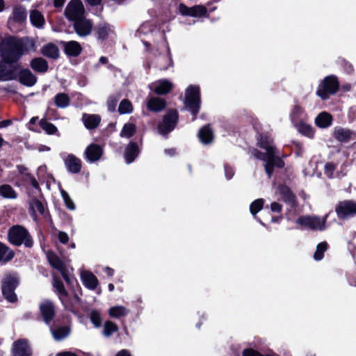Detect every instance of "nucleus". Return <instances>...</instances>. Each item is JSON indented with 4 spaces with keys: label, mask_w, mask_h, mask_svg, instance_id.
<instances>
[{
    "label": "nucleus",
    "mask_w": 356,
    "mask_h": 356,
    "mask_svg": "<svg viewBox=\"0 0 356 356\" xmlns=\"http://www.w3.org/2000/svg\"><path fill=\"white\" fill-rule=\"evenodd\" d=\"M35 50V40L27 37L23 38L6 37L0 43L2 61L8 64L15 63L23 55Z\"/></svg>",
    "instance_id": "1"
},
{
    "label": "nucleus",
    "mask_w": 356,
    "mask_h": 356,
    "mask_svg": "<svg viewBox=\"0 0 356 356\" xmlns=\"http://www.w3.org/2000/svg\"><path fill=\"white\" fill-rule=\"evenodd\" d=\"M340 88L338 78L333 74L326 76L318 84L316 95L322 100L328 99L330 96L335 95Z\"/></svg>",
    "instance_id": "2"
},
{
    "label": "nucleus",
    "mask_w": 356,
    "mask_h": 356,
    "mask_svg": "<svg viewBox=\"0 0 356 356\" xmlns=\"http://www.w3.org/2000/svg\"><path fill=\"white\" fill-rule=\"evenodd\" d=\"M328 215L326 214L322 218L317 216H300L296 220V223L312 230L323 231L326 229L325 224Z\"/></svg>",
    "instance_id": "3"
},
{
    "label": "nucleus",
    "mask_w": 356,
    "mask_h": 356,
    "mask_svg": "<svg viewBox=\"0 0 356 356\" xmlns=\"http://www.w3.org/2000/svg\"><path fill=\"white\" fill-rule=\"evenodd\" d=\"M8 238L11 243L20 245L24 244L26 247H31L33 241L27 231L21 226L11 227L8 232Z\"/></svg>",
    "instance_id": "4"
},
{
    "label": "nucleus",
    "mask_w": 356,
    "mask_h": 356,
    "mask_svg": "<svg viewBox=\"0 0 356 356\" xmlns=\"http://www.w3.org/2000/svg\"><path fill=\"white\" fill-rule=\"evenodd\" d=\"M18 283V277L15 274L6 275L2 281V293L5 298L9 302H13L17 299L14 291Z\"/></svg>",
    "instance_id": "5"
},
{
    "label": "nucleus",
    "mask_w": 356,
    "mask_h": 356,
    "mask_svg": "<svg viewBox=\"0 0 356 356\" xmlns=\"http://www.w3.org/2000/svg\"><path fill=\"white\" fill-rule=\"evenodd\" d=\"M335 212L340 220H346L356 216V202L352 200L339 201L335 207Z\"/></svg>",
    "instance_id": "6"
},
{
    "label": "nucleus",
    "mask_w": 356,
    "mask_h": 356,
    "mask_svg": "<svg viewBox=\"0 0 356 356\" xmlns=\"http://www.w3.org/2000/svg\"><path fill=\"white\" fill-rule=\"evenodd\" d=\"M85 13L84 6L80 0H71L65 9V16L73 22L84 17Z\"/></svg>",
    "instance_id": "7"
},
{
    "label": "nucleus",
    "mask_w": 356,
    "mask_h": 356,
    "mask_svg": "<svg viewBox=\"0 0 356 356\" xmlns=\"http://www.w3.org/2000/svg\"><path fill=\"white\" fill-rule=\"evenodd\" d=\"M184 104L193 115H196L199 110V88L188 86L185 92Z\"/></svg>",
    "instance_id": "8"
},
{
    "label": "nucleus",
    "mask_w": 356,
    "mask_h": 356,
    "mask_svg": "<svg viewBox=\"0 0 356 356\" xmlns=\"http://www.w3.org/2000/svg\"><path fill=\"white\" fill-rule=\"evenodd\" d=\"M277 191L282 197V200L290 206L291 208L295 209L298 205L296 195L293 193L289 186L285 184H280L277 187Z\"/></svg>",
    "instance_id": "9"
},
{
    "label": "nucleus",
    "mask_w": 356,
    "mask_h": 356,
    "mask_svg": "<svg viewBox=\"0 0 356 356\" xmlns=\"http://www.w3.org/2000/svg\"><path fill=\"white\" fill-rule=\"evenodd\" d=\"M177 120V113L175 111L169 112L158 126L159 133L163 136L173 130Z\"/></svg>",
    "instance_id": "10"
},
{
    "label": "nucleus",
    "mask_w": 356,
    "mask_h": 356,
    "mask_svg": "<svg viewBox=\"0 0 356 356\" xmlns=\"http://www.w3.org/2000/svg\"><path fill=\"white\" fill-rule=\"evenodd\" d=\"M47 257L49 264L61 273L65 282L68 284H72L74 278L66 273L63 261L51 251L47 252Z\"/></svg>",
    "instance_id": "11"
},
{
    "label": "nucleus",
    "mask_w": 356,
    "mask_h": 356,
    "mask_svg": "<svg viewBox=\"0 0 356 356\" xmlns=\"http://www.w3.org/2000/svg\"><path fill=\"white\" fill-rule=\"evenodd\" d=\"M74 29L78 35L84 37L90 34L92 29V23L84 17L74 22Z\"/></svg>",
    "instance_id": "12"
},
{
    "label": "nucleus",
    "mask_w": 356,
    "mask_h": 356,
    "mask_svg": "<svg viewBox=\"0 0 356 356\" xmlns=\"http://www.w3.org/2000/svg\"><path fill=\"white\" fill-rule=\"evenodd\" d=\"M4 62L0 63V81H11L16 78L17 67L15 65H11Z\"/></svg>",
    "instance_id": "13"
},
{
    "label": "nucleus",
    "mask_w": 356,
    "mask_h": 356,
    "mask_svg": "<svg viewBox=\"0 0 356 356\" xmlns=\"http://www.w3.org/2000/svg\"><path fill=\"white\" fill-rule=\"evenodd\" d=\"M172 87L173 84L167 79L158 80L149 86V89L157 95L167 94Z\"/></svg>",
    "instance_id": "14"
},
{
    "label": "nucleus",
    "mask_w": 356,
    "mask_h": 356,
    "mask_svg": "<svg viewBox=\"0 0 356 356\" xmlns=\"http://www.w3.org/2000/svg\"><path fill=\"white\" fill-rule=\"evenodd\" d=\"M265 161V172L268 178L272 177L275 168L281 169L285 165L284 160L280 156H270V158H267Z\"/></svg>",
    "instance_id": "15"
},
{
    "label": "nucleus",
    "mask_w": 356,
    "mask_h": 356,
    "mask_svg": "<svg viewBox=\"0 0 356 356\" xmlns=\"http://www.w3.org/2000/svg\"><path fill=\"white\" fill-rule=\"evenodd\" d=\"M354 135H355V131L341 127H335L333 132L334 138L341 143H348Z\"/></svg>",
    "instance_id": "16"
},
{
    "label": "nucleus",
    "mask_w": 356,
    "mask_h": 356,
    "mask_svg": "<svg viewBox=\"0 0 356 356\" xmlns=\"http://www.w3.org/2000/svg\"><path fill=\"white\" fill-rule=\"evenodd\" d=\"M60 44L63 47L65 54L67 56L76 57L80 55L82 51V47L81 44L76 41H62Z\"/></svg>",
    "instance_id": "17"
},
{
    "label": "nucleus",
    "mask_w": 356,
    "mask_h": 356,
    "mask_svg": "<svg viewBox=\"0 0 356 356\" xmlns=\"http://www.w3.org/2000/svg\"><path fill=\"white\" fill-rule=\"evenodd\" d=\"M18 77L19 82L27 87H31L37 82V77L29 69L21 70Z\"/></svg>",
    "instance_id": "18"
},
{
    "label": "nucleus",
    "mask_w": 356,
    "mask_h": 356,
    "mask_svg": "<svg viewBox=\"0 0 356 356\" xmlns=\"http://www.w3.org/2000/svg\"><path fill=\"white\" fill-rule=\"evenodd\" d=\"M31 349L27 344V341L22 339L14 343L13 347V356H29Z\"/></svg>",
    "instance_id": "19"
},
{
    "label": "nucleus",
    "mask_w": 356,
    "mask_h": 356,
    "mask_svg": "<svg viewBox=\"0 0 356 356\" xmlns=\"http://www.w3.org/2000/svg\"><path fill=\"white\" fill-rule=\"evenodd\" d=\"M26 9L22 6L15 7L13 11V16L8 19L10 26H14L15 23H22L26 19Z\"/></svg>",
    "instance_id": "20"
},
{
    "label": "nucleus",
    "mask_w": 356,
    "mask_h": 356,
    "mask_svg": "<svg viewBox=\"0 0 356 356\" xmlns=\"http://www.w3.org/2000/svg\"><path fill=\"white\" fill-rule=\"evenodd\" d=\"M81 279L83 285L89 289H95L97 284V278L90 271H81Z\"/></svg>",
    "instance_id": "21"
},
{
    "label": "nucleus",
    "mask_w": 356,
    "mask_h": 356,
    "mask_svg": "<svg viewBox=\"0 0 356 356\" xmlns=\"http://www.w3.org/2000/svg\"><path fill=\"white\" fill-rule=\"evenodd\" d=\"M40 312L44 321L48 323L53 318L54 316V307L49 300H44L40 305Z\"/></svg>",
    "instance_id": "22"
},
{
    "label": "nucleus",
    "mask_w": 356,
    "mask_h": 356,
    "mask_svg": "<svg viewBox=\"0 0 356 356\" xmlns=\"http://www.w3.org/2000/svg\"><path fill=\"white\" fill-rule=\"evenodd\" d=\"M85 154L90 162H94L99 160L102 156V149L98 145L92 144L86 148Z\"/></svg>",
    "instance_id": "23"
},
{
    "label": "nucleus",
    "mask_w": 356,
    "mask_h": 356,
    "mask_svg": "<svg viewBox=\"0 0 356 356\" xmlns=\"http://www.w3.org/2000/svg\"><path fill=\"white\" fill-rule=\"evenodd\" d=\"M333 121V118L331 114L325 111L320 113L315 119V124L320 128L329 127Z\"/></svg>",
    "instance_id": "24"
},
{
    "label": "nucleus",
    "mask_w": 356,
    "mask_h": 356,
    "mask_svg": "<svg viewBox=\"0 0 356 356\" xmlns=\"http://www.w3.org/2000/svg\"><path fill=\"white\" fill-rule=\"evenodd\" d=\"M139 148L136 143H130L124 151V159L127 164L131 163L138 156Z\"/></svg>",
    "instance_id": "25"
},
{
    "label": "nucleus",
    "mask_w": 356,
    "mask_h": 356,
    "mask_svg": "<svg viewBox=\"0 0 356 356\" xmlns=\"http://www.w3.org/2000/svg\"><path fill=\"white\" fill-rule=\"evenodd\" d=\"M65 164L68 170L72 173L79 172L81 167L80 159L72 154H70L66 157L65 159Z\"/></svg>",
    "instance_id": "26"
},
{
    "label": "nucleus",
    "mask_w": 356,
    "mask_h": 356,
    "mask_svg": "<svg viewBox=\"0 0 356 356\" xmlns=\"http://www.w3.org/2000/svg\"><path fill=\"white\" fill-rule=\"evenodd\" d=\"M82 120L87 129H92L96 128L99 125L101 121V118L95 114H83Z\"/></svg>",
    "instance_id": "27"
},
{
    "label": "nucleus",
    "mask_w": 356,
    "mask_h": 356,
    "mask_svg": "<svg viewBox=\"0 0 356 356\" xmlns=\"http://www.w3.org/2000/svg\"><path fill=\"white\" fill-rule=\"evenodd\" d=\"M108 313L111 318H120L127 316L129 313V309L123 305H115L108 309Z\"/></svg>",
    "instance_id": "28"
},
{
    "label": "nucleus",
    "mask_w": 356,
    "mask_h": 356,
    "mask_svg": "<svg viewBox=\"0 0 356 356\" xmlns=\"http://www.w3.org/2000/svg\"><path fill=\"white\" fill-rule=\"evenodd\" d=\"M214 132L211 124L202 127V143L209 145L213 143Z\"/></svg>",
    "instance_id": "29"
},
{
    "label": "nucleus",
    "mask_w": 356,
    "mask_h": 356,
    "mask_svg": "<svg viewBox=\"0 0 356 356\" xmlns=\"http://www.w3.org/2000/svg\"><path fill=\"white\" fill-rule=\"evenodd\" d=\"M41 54L44 56L56 59L59 56V49L58 47L53 44L49 43L41 48Z\"/></svg>",
    "instance_id": "30"
},
{
    "label": "nucleus",
    "mask_w": 356,
    "mask_h": 356,
    "mask_svg": "<svg viewBox=\"0 0 356 356\" xmlns=\"http://www.w3.org/2000/svg\"><path fill=\"white\" fill-rule=\"evenodd\" d=\"M31 67L35 72L44 73L48 70L47 60L41 57L35 58L30 63Z\"/></svg>",
    "instance_id": "31"
},
{
    "label": "nucleus",
    "mask_w": 356,
    "mask_h": 356,
    "mask_svg": "<svg viewBox=\"0 0 356 356\" xmlns=\"http://www.w3.org/2000/svg\"><path fill=\"white\" fill-rule=\"evenodd\" d=\"M165 102L159 97L150 98L147 102L148 108L154 112L162 111L165 108Z\"/></svg>",
    "instance_id": "32"
},
{
    "label": "nucleus",
    "mask_w": 356,
    "mask_h": 356,
    "mask_svg": "<svg viewBox=\"0 0 356 356\" xmlns=\"http://www.w3.org/2000/svg\"><path fill=\"white\" fill-rule=\"evenodd\" d=\"M29 209L31 215L35 218L37 213H44L45 207L42 202L35 198H33L29 202Z\"/></svg>",
    "instance_id": "33"
},
{
    "label": "nucleus",
    "mask_w": 356,
    "mask_h": 356,
    "mask_svg": "<svg viewBox=\"0 0 356 356\" xmlns=\"http://www.w3.org/2000/svg\"><path fill=\"white\" fill-rule=\"evenodd\" d=\"M30 20L31 24L37 28H42L45 22L42 14L36 10H34L31 12Z\"/></svg>",
    "instance_id": "34"
},
{
    "label": "nucleus",
    "mask_w": 356,
    "mask_h": 356,
    "mask_svg": "<svg viewBox=\"0 0 356 356\" xmlns=\"http://www.w3.org/2000/svg\"><path fill=\"white\" fill-rule=\"evenodd\" d=\"M97 33L99 38L104 39L113 34L114 33V30L111 25L106 23H102L98 25L97 28Z\"/></svg>",
    "instance_id": "35"
},
{
    "label": "nucleus",
    "mask_w": 356,
    "mask_h": 356,
    "mask_svg": "<svg viewBox=\"0 0 356 356\" xmlns=\"http://www.w3.org/2000/svg\"><path fill=\"white\" fill-rule=\"evenodd\" d=\"M53 286L54 289L56 290V292L59 296L60 300H61L62 302L64 303L67 300V292L65 289L63 282L60 280L54 278L53 282Z\"/></svg>",
    "instance_id": "36"
},
{
    "label": "nucleus",
    "mask_w": 356,
    "mask_h": 356,
    "mask_svg": "<svg viewBox=\"0 0 356 356\" xmlns=\"http://www.w3.org/2000/svg\"><path fill=\"white\" fill-rule=\"evenodd\" d=\"M14 257V252L7 246L0 243V263L10 261Z\"/></svg>",
    "instance_id": "37"
},
{
    "label": "nucleus",
    "mask_w": 356,
    "mask_h": 356,
    "mask_svg": "<svg viewBox=\"0 0 356 356\" xmlns=\"http://www.w3.org/2000/svg\"><path fill=\"white\" fill-rule=\"evenodd\" d=\"M179 10L181 15L191 17H197L200 13V8L198 6L188 8L184 4H180Z\"/></svg>",
    "instance_id": "38"
},
{
    "label": "nucleus",
    "mask_w": 356,
    "mask_h": 356,
    "mask_svg": "<svg viewBox=\"0 0 356 356\" xmlns=\"http://www.w3.org/2000/svg\"><path fill=\"white\" fill-rule=\"evenodd\" d=\"M0 196L3 198L15 199L17 194L10 185L4 184L0 186Z\"/></svg>",
    "instance_id": "39"
},
{
    "label": "nucleus",
    "mask_w": 356,
    "mask_h": 356,
    "mask_svg": "<svg viewBox=\"0 0 356 356\" xmlns=\"http://www.w3.org/2000/svg\"><path fill=\"white\" fill-rule=\"evenodd\" d=\"M297 129L302 135L312 138L314 136V131L312 126L301 122L296 124Z\"/></svg>",
    "instance_id": "40"
},
{
    "label": "nucleus",
    "mask_w": 356,
    "mask_h": 356,
    "mask_svg": "<svg viewBox=\"0 0 356 356\" xmlns=\"http://www.w3.org/2000/svg\"><path fill=\"white\" fill-rule=\"evenodd\" d=\"M70 330L68 327L64 326L51 330L52 335L54 339L60 341L65 338L70 334Z\"/></svg>",
    "instance_id": "41"
},
{
    "label": "nucleus",
    "mask_w": 356,
    "mask_h": 356,
    "mask_svg": "<svg viewBox=\"0 0 356 356\" xmlns=\"http://www.w3.org/2000/svg\"><path fill=\"white\" fill-rule=\"evenodd\" d=\"M328 248V244L326 241L319 243L316 246V250L314 254V259L316 261H320L324 257V253Z\"/></svg>",
    "instance_id": "42"
},
{
    "label": "nucleus",
    "mask_w": 356,
    "mask_h": 356,
    "mask_svg": "<svg viewBox=\"0 0 356 356\" xmlns=\"http://www.w3.org/2000/svg\"><path fill=\"white\" fill-rule=\"evenodd\" d=\"M136 127L132 123H127L124 125L121 132L120 136L125 138H130L136 133Z\"/></svg>",
    "instance_id": "43"
},
{
    "label": "nucleus",
    "mask_w": 356,
    "mask_h": 356,
    "mask_svg": "<svg viewBox=\"0 0 356 356\" xmlns=\"http://www.w3.org/2000/svg\"><path fill=\"white\" fill-rule=\"evenodd\" d=\"M264 200L262 198H259L254 200L250 205V211L253 215L255 216L257 213H259L264 207Z\"/></svg>",
    "instance_id": "44"
},
{
    "label": "nucleus",
    "mask_w": 356,
    "mask_h": 356,
    "mask_svg": "<svg viewBox=\"0 0 356 356\" xmlns=\"http://www.w3.org/2000/svg\"><path fill=\"white\" fill-rule=\"evenodd\" d=\"M69 102L70 99L66 94L60 93L55 97V104L58 107L65 108L68 106Z\"/></svg>",
    "instance_id": "45"
},
{
    "label": "nucleus",
    "mask_w": 356,
    "mask_h": 356,
    "mask_svg": "<svg viewBox=\"0 0 356 356\" xmlns=\"http://www.w3.org/2000/svg\"><path fill=\"white\" fill-rule=\"evenodd\" d=\"M118 330V325L111 322L106 321L104 325L103 334L106 337H110L113 333L116 332Z\"/></svg>",
    "instance_id": "46"
},
{
    "label": "nucleus",
    "mask_w": 356,
    "mask_h": 356,
    "mask_svg": "<svg viewBox=\"0 0 356 356\" xmlns=\"http://www.w3.org/2000/svg\"><path fill=\"white\" fill-rule=\"evenodd\" d=\"M132 111L133 106L129 100L124 99L120 102L118 108V111L120 114L130 113Z\"/></svg>",
    "instance_id": "47"
},
{
    "label": "nucleus",
    "mask_w": 356,
    "mask_h": 356,
    "mask_svg": "<svg viewBox=\"0 0 356 356\" xmlns=\"http://www.w3.org/2000/svg\"><path fill=\"white\" fill-rule=\"evenodd\" d=\"M40 127L48 134H54L57 131V128L52 124L42 119L40 122Z\"/></svg>",
    "instance_id": "48"
},
{
    "label": "nucleus",
    "mask_w": 356,
    "mask_h": 356,
    "mask_svg": "<svg viewBox=\"0 0 356 356\" xmlns=\"http://www.w3.org/2000/svg\"><path fill=\"white\" fill-rule=\"evenodd\" d=\"M242 356H275L271 354H263L252 348H247L243 350Z\"/></svg>",
    "instance_id": "49"
},
{
    "label": "nucleus",
    "mask_w": 356,
    "mask_h": 356,
    "mask_svg": "<svg viewBox=\"0 0 356 356\" xmlns=\"http://www.w3.org/2000/svg\"><path fill=\"white\" fill-rule=\"evenodd\" d=\"M60 193L66 207L70 210H74L76 208L75 204L68 193L63 189L60 190Z\"/></svg>",
    "instance_id": "50"
},
{
    "label": "nucleus",
    "mask_w": 356,
    "mask_h": 356,
    "mask_svg": "<svg viewBox=\"0 0 356 356\" xmlns=\"http://www.w3.org/2000/svg\"><path fill=\"white\" fill-rule=\"evenodd\" d=\"M90 320L96 327H99L102 324V318L99 312L93 310L90 312Z\"/></svg>",
    "instance_id": "51"
},
{
    "label": "nucleus",
    "mask_w": 356,
    "mask_h": 356,
    "mask_svg": "<svg viewBox=\"0 0 356 356\" xmlns=\"http://www.w3.org/2000/svg\"><path fill=\"white\" fill-rule=\"evenodd\" d=\"M224 170H225V175L227 179L229 180L234 177V170L233 167L231 166L230 165H229L228 163H225Z\"/></svg>",
    "instance_id": "52"
},
{
    "label": "nucleus",
    "mask_w": 356,
    "mask_h": 356,
    "mask_svg": "<svg viewBox=\"0 0 356 356\" xmlns=\"http://www.w3.org/2000/svg\"><path fill=\"white\" fill-rule=\"evenodd\" d=\"M336 169V165L332 162L326 163L324 167L325 174L328 177L332 175L334 171Z\"/></svg>",
    "instance_id": "53"
},
{
    "label": "nucleus",
    "mask_w": 356,
    "mask_h": 356,
    "mask_svg": "<svg viewBox=\"0 0 356 356\" xmlns=\"http://www.w3.org/2000/svg\"><path fill=\"white\" fill-rule=\"evenodd\" d=\"M258 143L259 146L262 149H266L270 145L267 136H261Z\"/></svg>",
    "instance_id": "54"
},
{
    "label": "nucleus",
    "mask_w": 356,
    "mask_h": 356,
    "mask_svg": "<svg viewBox=\"0 0 356 356\" xmlns=\"http://www.w3.org/2000/svg\"><path fill=\"white\" fill-rule=\"evenodd\" d=\"M270 209L275 213H281L282 211V205L277 202L270 204Z\"/></svg>",
    "instance_id": "55"
},
{
    "label": "nucleus",
    "mask_w": 356,
    "mask_h": 356,
    "mask_svg": "<svg viewBox=\"0 0 356 356\" xmlns=\"http://www.w3.org/2000/svg\"><path fill=\"white\" fill-rule=\"evenodd\" d=\"M26 176L27 177V179L26 181H28L31 183V184L35 188L38 189L39 188V184L37 181V180L31 176L29 173H26Z\"/></svg>",
    "instance_id": "56"
},
{
    "label": "nucleus",
    "mask_w": 356,
    "mask_h": 356,
    "mask_svg": "<svg viewBox=\"0 0 356 356\" xmlns=\"http://www.w3.org/2000/svg\"><path fill=\"white\" fill-rule=\"evenodd\" d=\"M265 149L266 150V156H267V158H270V156H277L275 155L276 150L275 147L269 145L268 147Z\"/></svg>",
    "instance_id": "57"
},
{
    "label": "nucleus",
    "mask_w": 356,
    "mask_h": 356,
    "mask_svg": "<svg viewBox=\"0 0 356 356\" xmlns=\"http://www.w3.org/2000/svg\"><path fill=\"white\" fill-rule=\"evenodd\" d=\"M58 239L60 243H66L68 241L69 238H68L67 234L65 232H60L58 233Z\"/></svg>",
    "instance_id": "58"
},
{
    "label": "nucleus",
    "mask_w": 356,
    "mask_h": 356,
    "mask_svg": "<svg viewBox=\"0 0 356 356\" xmlns=\"http://www.w3.org/2000/svg\"><path fill=\"white\" fill-rule=\"evenodd\" d=\"M117 100L113 98H110L108 101V108L111 111H113L115 109Z\"/></svg>",
    "instance_id": "59"
},
{
    "label": "nucleus",
    "mask_w": 356,
    "mask_h": 356,
    "mask_svg": "<svg viewBox=\"0 0 356 356\" xmlns=\"http://www.w3.org/2000/svg\"><path fill=\"white\" fill-rule=\"evenodd\" d=\"M17 170H18L19 173L23 176V178L24 179V180H26L27 179V177L26 176V173H29L28 169L24 165H18Z\"/></svg>",
    "instance_id": "60"
},
{
    "label": "nucleus",
    "mask_w": 356,
    "mask_h": 356,
    "mask_svg": "<svg viewBox=\"0 0 356 356\" xmlns=\"http://www.w3.org/2000/svg\"><path fill=\"white\" fill-rule=\"evenodd\" d=\"M254 156L257 159L265 161L267 159V156H266V153L261 152L259 150H256L254 153Z\"/></svg>",
    "instance_id": "61"
},
{
    "label": "nucleus",
    "mask_w": 356,
    "mask_h": 356,
    "mask_svg": "<svg viewBox=\"0 0 356 356\" xmlns=\"http://www.w3.org/2000/svg\"><path fill=\"white\" fill-rule=\"evenodd\" d=\"M47 172V166L41 165L38 168V175L39 177H44V175Z\"/></svg>",
    "instance_id": "62"
},
{
    "label": "nucleus",
    "mask_w": 356,
    "mask_h": 356,
    "mask_svg": "<svg viewBox=\"0 0 356 356\" xmlns=\"http://www.w3.org/2000/svg\"><path fill=\"white\" fill-rule=\"evenodd\" d=\"M56 356H77L75 353L68 351L61 352L56 355Z\"/></svg>",
    "instance_id": "63"
},
{
    "label": "nucleus",
    "mask_w": 356,
    "mask_h": 356,
    "mask_svg": "<svg viewBox=\"0 0 356 356\" xmlns=\"http://www.w3.org/2000/svg\"><path fill=\"white\" fill-rule=\"evenodd\" d=\"M115 356H131V355L127 350H122L120 351Z\"/></svg>",
    "instance_id": "64"
}]
</instances>
